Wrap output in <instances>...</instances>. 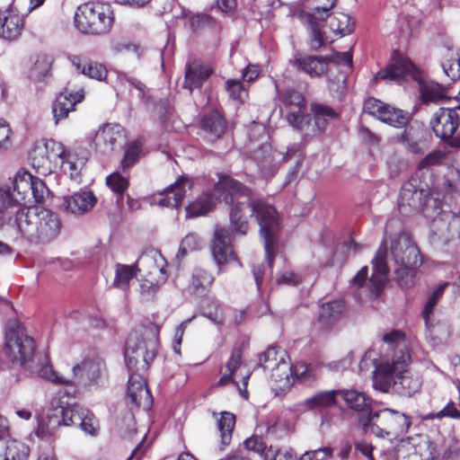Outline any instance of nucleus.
I'll list each match as a JSON object with an SVG mask.
<instances>
[{
    "label": "nucleus",
    "instance_id": "obj_62",
    "mask_svg": "<svg viewBox=\"0 0 460 460\" xmlns=\"http://www.w3.org/2000/svg\"><path fill=\"white\" fill-rule=\"evenodd\" d=\"M12 129L9 124L0 119V154L9 149L13 144Z\"/></svg>",
    "mask_w": 460,
    "mask_h": 460
},
{
    "label": "nucleus",
    "instance_id": "obj_58",
    "mask_svg": "<svg viewBox=\"0 0 460 460\" xmlns=\"http://www.w3.org/2000/svg\"><path fill=\"white\" fill-rule=\"evenodd\" d=\"M48 193L49 190L45 185L44 181L38 177L32 176L30 203L31 202V199H33L37 203L43 202Z\"/></svg>",
    "mask_w": 460,
    "mask_h": 460
},
{
    "label": "nucleus",
    "instance_id": "obj_11",
    "mask_svg": "<svg viewBox=\"0 0 460 460\" xmlns=\"http://www.w3.org/2000/svg\"><path fill=\"white\" fill-rule=\"evenodd\" d=\"M430 223L429 239L433 243H447L460 234V217L450 212L442 211L441 205L433 215Z\"/></svg>",
    "mask_w": 460,
    "mask_h": 460
},
{
    "label": "nucleus",
    "instance_id": "obj_15",
    "mask_svg": "<svg viewBox=\"0 0 460 460\" xmlns=\"http://www.w3.org/2000/svg\"><path fill=\"white\" fill-rule=\"evenodd\" d=\"M278 94L286 111L287 121L296 129L306 115V101L304 95L295 89H287L283 93L278 91Z\"/></svg>",
    "mask_w": 460,
    "mask_h": 460
},
{
    "label": "nucleus",
    "instance_id": "obj_4",
    "mask_svg": "<svg viewBox=\"0 0 460 460\" xmlns=\"http://www.w3.org/2000/svg\"><path fill=\"white\" fill-rule=\"evenodd\" d=\"M383 341L388 348L394 350V356L389 358H382L379 361L373 360L375 370L373 373L375 389L386 393L391 386V373L402 372L410 362V354L407 349L405 335L399 330H392L383 336Z\"/></svg>",
    "mask_w": 460,
    "mask_h": 460
},
{
    "label": "nucleus",
    "instance_id": "obj_12",
    "mask_svg": "<svg viewBox=\"0 0 460 460\" xmlns=\"http://www.w3.org/2000/svg\"><path fill=\"white\" fill-rule=\"evenodd\" d=\"M311 111L314 114V123L311 116L306 114L296 128L304 137H313L323 134L330 120L337 119L339 117L332 108L320 103H312Z\"/></svg>",
    "mask_w": 460,
    "mask_h": 460
},
{
    "label": "nucleus",
    "instance_id": "obj_19",
    "mask_svg": "<svg viewBox=\"0 0 460 460\" xmlns=\"http://www.w3.org/2000/svg\"><path fill=\"white\" fill-rule=\"evenodd\" d=\"M428 132L424 126L419 122L409 124L404 130L396 137V140L404 148L414 155L423 153L427 147Z\"/></svg>",
    "mask_w": 460,
    "mask_h": 460
},
{
    "label": "nucleus",
    "instance_id": "obj_48",
    "mask_svg": "<svg viewBox=\"0 0 460 460\" xmlns=\"http://www.w3.org/2000/svg\"><path fill=\"white\" fill-rule=\"evenodd\" d=\"M234 425V414L229 411H223L220 419L217 420V428L220 432L221 443L223 446L230 444Z\"/></svg>",
    "mask_w": 460,
    "mask_h": 460
},
{
    "label": "nucleus",
    "instance_id": "obj_5",
    "mask_svg": "<svg viewBox=\"0 0 460 460\" xmlns=\"http://www.w3.org/2000/svg\"><path fill=\"white\" fill-rule=\"evenodd\" d=\"M398 205L403 215L421 212L426 217H432L441 201L431 197L429 187L425 181L418 175H412L402 186Z\"/></svg>",
    "mask_w": 460,
    "mask_h": 460
},
{
    "label": "nucleus",
    "instance_id": "obj_10",
    "mask_svg": "<svg viewBox=\"0 0 460 460\" xmlns=\"http://www.w3.org/2000/svg\"><path fill=\"white\" fill-rule=\"evenodd\" d=\"M335 0H308L307 8L300 14L302 22L310 29L311 47L314 49L321 48L325 42H332L329 39L327 31H321L323 19L334 6Z\"/></svg>",
    "mask_w": 460,
    "mask_h": 460
},
{
    "label": "nucleus",
    "instance_id": "obj_22",
    "mask_svg": "<svg viewBox=\"0 0 460 460\" xmlns=\"http://www.w3.org/2000/svg\"><path fill=\"white\" fill-rule=\"evenodd\" d=\"M97 199L93 191L80 190L70 196L63 198L61 208L73 215H83L89 212L96 204Z\"/></svg>",
    "mask_w": 460,
    "mask_h": 460
},
{
    "label": "nucleus",
    "instance_id": "obj_41",
    "mask_svg": "<svg viewBox=\"0 0 460 460\" xmlns=\"http://www.w3.org/2000/svg\"><path fill=\"white\" fill-rule=\"evenodd\" d=\"M344 303L342 300H334L324 303L321 305L319 312V322L327 328L337 321L344 310Z\"/></svg>",
    "mask_w": 460,
    "mask_h": 460
},
{
    "label": "nucleus",
    "instance_id": "obj_60",
    "mask_svg": "<svg viewBox=\"0 0 460 460\" xmlns=\"http://www.w3.org/2000/svg\"><path fill=\"white\" fill-rule=\"evenodd\" d=\"M190 26L192 30H199V29H217V24L216 21L208 14H196L190 19Z\"/></svg>",
    "mask_w": 460,
    "mask_h": 460
},
{
    "label": "nucleus",
    "instance_id": "obj_26",
    "mask_svg": "<svg viewBox=\"0 0 460 460\" xmlns=\"http://www.w3.org/2000/svg\"><path fill=\"white\" fill-rule=\"evenodd\" d=\"M37 211L38 208H21L11 221V226L31 242H33V238L37 233L35 230Z\"/></svg>",
    "mask_w": 460,
    "mask_h": 460
},
{
    "label": "nucleus",
    "instance_id": "obj_29",
    "mask_svg": "<svg viewBox=\"0 0 460 460\" xmlns=\"http://www.w3.org/2000/svg\"><path fill=\"white\" fill-rule=\"evenodd\" d=\"M253 156L263 177L270 178L275 174L280 154L273 152L270 145H263L254 151Z\"/></svg>",
    "mask_w": 460,
    "mask_h": 460
},
{
    "label": "nucleus",
    "instance_id": "obj_54",
    "mask_svg": "<svg viewBox=\"0 0 460 460\" xmlns=\"http://www.w3.org/2000/svg\"><path fill=\"white\" fill-rule=\"evenodd\" d=\"M446 158L444 152L436 150L426 155L417 164L418 170H429L434 166H439Z\"/></svg>",
    "mask_w": 460,
    "mask_h": 460
},
{
    "label": "nucleus",
    "instance_id": "obj_42",
    "mask_svg": "<svg viewBox=\"0 0 460 460\" xmlns=\"http://www.w3.org/2000/svg\"><path fill=\"white\" fill-rule=\"evenodd\" d=\"M337 390L323 391L303 401L301 405L306 410L328 408L336 404Z\"/></svg>",
    "mask_w": 460,
    "mask_h": 460
},
{
    "label": "nucleus",
    "instance_id": "obj_57",
    "mask_svg": "<svg viewBox=\"0 0 460 460\" xmlns=\"http://www.w3.org/2000/svg\"><path fill=\"white\" fill-rule=\"evenodd\" d=\"M106 184L113 192L121 195L128 189V181L127 177L119 172H113L107 176Z\"/></svg>",
    "mask_w": 460,
    "mask_h": 460
},
{
    "label": "nucleus",
    "instance_id": "obj_50",
    "mask_svg": "<svg viewBox=\"0 0 460 460\" xmlns=\"http://www.w3.org/2000/svg\"><path fill=\"white\" fill-rule=\"evenodd\" d=\"M29 447L18 440H9L6 443L4 460H28Z\"/></svg>",
    "mask_w": 460,
    "mask_h": 460
},
{
    "label": "nucleus",
    "instance_id": "obj_9",
    "mask_svg": "<svg viewBox=\"0 0 460 460\" xmlns=\"http://www.w3.org/2000/svg\"><path fill=\"white\" fill-rule=\"evenodd\" d=\"M411 422L397 411L383 409L370 413L363 423L364 430L379 438L402 435L408 432Z\"/></svg>",
    "mask_w": 460,
    "mask_h": 460
},
{
    "label": "nucleus",
    "instance_id": "obj_51",
    "mask_svg": "<svg viewBox=\"0 0 460 460\" xmlns=\"http://www.w3.org/2000/svg\"><path fill=\"white\" fill-rule=\"evenodd\" d=\"M213 280V277L205 270L196 268L192 272L190 288L194 292L203 291L212 284Z\"/></svg>",
    "mask_w": 460,
    "mask_h": 460
},
{
    "label": "nucleus",
    "instance_id": "obj_17",
    "mask_svg": "<svg viewBox=\"0 0 460 460\" xmlns=\"http://www.w3.org/2000/svg\"><path fill=\"white\" fill-rule=\"evenodd\" d=\"M125 139L126 132L120 125L108 123L97 130L93 144L96 151L102 155H109L117 146L122 145Z\"/></svg>",
    "mask_w": 460,
    "mask_h": 460
},
{
    "label": "nucleus",
    "instance_id": "obj_38",
    "mask_svg": "<svg viewBox=\"0 0 460 460\" xmlns=\"http://www.w3.org/2000/svg\"><path fill=\"white\" fill-rule=\"evenodd\" d=\"M27 369L31 373H35L40 377L51 383L65 385L70 384L68 378H66L63 376L58 375L56 371L53 370L52 366L49 364L48 357L46 355L40 356L37 359V363H35V361L33 360L32 368Z\"/></svg>",
    "mask_w": 460,
    "mask_h": 460
},
{
    "label": "nucleus",
    "instance_id": "obj_32",
    "mask_svg": "<svg viewBox=\"0 0 460 460\" xmlns=\"http://www.w3.org/2000/svg\"><path fill=\"white\" fill-rule=\"evenodd\" d=\"M70 426L78 425L86 434L94 436L97 433L98 421L89 410L78 404L72 405V413L69 417Z\"/></svg>",
    "mask_w": 460,
    "mask_h": 460
},
{
    "label": "nucleus",
    "instance_id": "obj_36",
    "mask_svg": "<svg viewBox=\"0 0 460 460\" xmlns=\"http://www.w3.org/2000/svg\"><path fill=\"white\" fill-rule=\"evenodd\" d=\"M32 175L27 171H19L13 181V192L11 193L16 204L30 203Z\"/></svg>",
    "mask_w": 460,
    "mask_h": 460
},
{
    "label": "nucleus",
    "instance_id": "obj_25",
    "mask_svg": "<svg viewBox=\"0 0 460 460\" xmlns=\"http://www.w3.org/2000/svg\"><path fill=\"white\" fill-rule=\"evenodd\" d=\"M212 68L199 60H193L186 65L183 88L192 93L199 89L203 83L210 76Z\"/></svg>",
    "mask_w": 460,
    "mask_h": 460
},
{
    "label": "nucleus",
    "instance_id": "obj_45",
    "mask_svg": "<svg viewBox=\"0 0 460 460\" xmlns=\"http://www.w3.org/2000/svg\"><path fill=\"white\" fill-rule=\"evenodd\" d=\"M441 66L451 80L460 78V52L451 49H447L443 55Z\"/></svg>",
    "mask_w": 460,
    "mask_h": 460
},
{
    "label": "nucleus",
    "instance_id": "obj_3",
    "mask_svg": "<svg viewBox=\"0 0 460 460\" xmlns=\"http://www.w3.org/2000/svg\"><path fill=\"white\" fill-rule=\"evenodd\" d=\"M158 341L151 329L141 327L133 331L128 337L125 346V361L130 372L127 395L129 403L136 408L148 410L152 405V396L142 374L154 360Z\"/></svg>",
    "mask_w": 460,
    "mask_h": 460
},
{
    "label": "nucleus",
    "instance_id": "obj_1",
    "mask_svg": "<svg viewBox=\"0 0 460 460\" xmlns=\"http://www.w3.org/2000/svg\"><path fill=\"white\" fill-rule=\"evenodd\" d=\"M224 194L227 204H236L230 210V223L234 231L246 234L249 225L244 217L243 209L250 208L251 216H254L260 226V234L264 241V249L268 265L272 268L274 249L278 243L280 231L279 216L276 208L261 199L252 198V190L241 182L228 177H220L213 190L203 191L186 207L187 217L206 216L216 206L218 200L217 193Z\"/></svg>",
    "mask_w": 460,
    "mask_h": 460
},
{
    "label": "nucleus",
    "instance_id": "obj_40",
    "mask_svg": "<svg viewBox=\"0 0 460 460\" xmlns=\"http://www.w3.org/2000/svg\"><path fill=\"white\" fill-rule=\"evenodd\" d=\"M201 128L209 134L211 139L219 138L226 131V122L217 111L205 115L200 121Z\"/></svg>",
    "mask_w": 460,
    "mask_h": 460
},
{
    "label": "nucleus",
    "instance_id": "obj_63",
    "mask_svg": "<svg viewBox=\"0 0 460 460\" xmlns=\"http://www.w3.org/2000/svg\"><path fill=\"white\" fill-rule=\"evenodd\" d=\"M293 157L296 159V165L294 170L291 172V174L296 173L304 160V155L298 144H293L292 146H288L286 155L282 156L281 160L287 162Z\"/></svg>",
    "mask_w": 460,
    "mask_h": 460
},
{
    "label": "nucleus",
    "instance_id": "obj_64",
    "mask_svg": "<svg viewBox=\"0 0 460 460\" xmlns=\"http://www.w3.org/2000/svg\"><path fill=\"white\" fill-rule=\"evenodd\" d=\"M386 104L375 98H368L364 102V111L371 116L380 119Z\"/></svg>",
    "mask_w": 460,
    "mask_h": 460
},
{
    "label": "nucleus",
    "instance_id": "obj_31",
    "mask_svg": "<svg viewBox=\"0 0 460 460\" xmlns=\"http://www.w3.org/2000/svg\"><path fill=\"white\" fill-rule=\"evenodd\" d=\"M23 27L21 16L11 10L0 13V37L12 40L16 39Z\"/></svg>",
    "mask_w": 460,
    "mask_h": 460
},
{
    "label": "nucleus",
    "instance_id": "obj_20",
    "mask_svg": "<svg viewBox=\"0 0 460 460\" xmlns=\"http://www.w3.org/2000/svg\"><path fill=\"white\" fill-rule=\"evenodd\" d=\"M61 224L58 217L53 212L38 208L36 219V235L33 242L46 243L56 238L60 232Z\"/></svg>",
    "mask_w": 460,
    "mask_h": 460
},
{
    "label": "nucleus",
    "instance_id": "obj_27",
    "mask_svg": "<svg viewBox=\"0 0 460 460\" xmlns=\"http://www.w3.org/2000/svg\"><path fill=\"white\" fill-rule=\"evenodd\" d=\"M294 66L311 77H319L327 72L329 63L326 58L297 53L294 57Z\"/></svg>",
    "mask_w": 460,
    "mask_h": 460
},
{
    "label": "nucleus",
    "instance_id": "obj_28",
    "mask_svg": "<svg viewBox=\"0 0 460 460\" xmlns=\"http://www.w3.org/2000/svg\"><path fill=\"white\" fill-rule=\"evenodd\" d=\"M231 234L229 230L223 227H216L211 251L214 260L218 265L227 261L233 256L231 251Z\"/></svg>",
    "mask_w": 460,
    "mask_h": 460
},
{
    "label": "nucleus",
    "instance_id": "obj_47",
    "mask_svg": "<svg viewBox=\"0 0 460 460\" xmlns=\"http://www.w3.org/2000/svg\"><path fill=\"white\" fill-rule=\"evenodd\" d=\"M426 328L432 340L441 343L446 341L451 335L450 324L446 321H437L429 319L425 322Z\"/></svg>",
    "mask_w": 460,
    "mask_h": 460
},
{
    "label": "nucleus",
    "instance_id": "obj_24",
    "mask_svg": "<svg viewBox=\"0 0 460 460\" xmlns=\"http://www.w3.org/2000/svg\"><path fill=\"white\" fill-rule=\"evenodd\" d=\"M391 387L402 396L411 397L418 393L421 386V380L418 375H414L408 370L406 367L402 372L396 371L391 373Z\"/></svg>",
    "mask_w": 460,
    "mask_h": 460
},
{
    "label": "nucleus",
    "instance_id": "obj_37",
    "mask_svg": "<svg viewBox=\"0 0 460 460\" xmlns=\"http://www.w3.org/2000/svg\"><path fill=\"white\" fill-rule=\"evenodd\" d=\"M337 395H340L345 404L356 411H364L368 410L371 405V398L366 393L350 388L337 390Z\"/></svg>",
    "mask_w": 460,
    "mask_h": 460
},
{
    "label": "nucleus",
    "instance_id": "obj_30",
    "mask_svg": "<svg viewBox=\"0 0 460 460\" xmlns=\"http://www.w3.org/2000/svg\"><path fill=\"white\" fill-rule=\"evenodd\" d=\"M253 156L263 177L270 178L275 174L280 154L273 152L270 145H263L254 151Z\"/></svg>",
    "mask_w": 460,
    "mask_h": 460
},
{
    "label": "nucleus",
    "instance_id": "obj_16",
    "mask_svg": "<svg viewBox=\"0 0 460 460\" xmlns=\"http://www.w3.org/2000/svg\"><path fill=\"white\" fill-rule=\"evenodd\" d=\"M460 125L456 109L440 108L433 115L430 127L435 136L444 141L452 138Z\"/></svg>",
    "mask_w": 460,
    "mask_h": 460
},
{
    "label": "nucleus",
    "instance_id": "obj_55",
    "mask_svg": "<svg viewBox=\"0 0 460 460\" xmlns=\"http://www.w3.org/2000/svg\"><path fill=\"white\" fill-rule=\"evenodd\" d=\"M226 90L229 97L234 101L243 102L247 98V91L240 80L229 79L226 82Z\"/></svg>",
    "mask_w": 460,
    "mask_h": 460
},
{
    "label": "nucleus",
    "instance_id": "obj_13",
    "mask_svg": "<svg viewBox=\"0 0 460 460\" xmlns=\"http://www.w3.org/2000/svg\"><path fill=\"white\" fill-rule=\"evenodd\" d=\"M72 413V405L51 406L45 415L38 420L36 435L45 438L53 436L61 426H70L69 417Z\"/></svg>",
    "mask_w": 460,
    "mask_h": 460
},
{
    "label": "nucleus",
    "instance_id": "obj_44",
    "mask_svg": "<svg viewBox=\"0 0 460 460\" xmlns=\"http://www.w3.org/2000/svg\"><path fill=\"white\" fill-rule=\"evenodd\" d=\"M422 102H438L447 98V89L441 84L433 82H423L420 85Z\"/></svg>",
    "mask_w": 460,
    "mask_h": 460
},
{
    "label": "nucleus",
    "instance_id": "obj_52",
    "mask_svg": "<svg viewBox=\"0 0 460 460\" xmlns=\"http://www.w3.org/2000/svg\"><path fill=\"white\" fill-rule=\"evenodd\" d=\"M46 148L49 157L53 164L57 163L58 160L62 162L69 154L68 151L66 150L65 146L62 143L58 142L54 139H48L45 142H41Z\"/></svg>",
    "mask_w": 460,
    "mask_h": 460
},
{
    "label": "nucleus",
    "instance_id": "obj_46",
    "mask_svg": "<svg viewBox=\"0 0 460 460\" xmlns=\"http://www.w3.org/2000/svg\"><path fill=\"white\" fill-rule=\"evenodd\" d=\"M329 89L332 92L342 93L346 89L347 71H343L337 65H329L327 72Z\"/></svg>",
    "mask_w": 460,
    "mask_h": 460
},
{
    "label": "nucleus",
    "instance_id": "obj_35",
    "mask_svg": "<svg viewBox=\"0 0 460 460\" xmlns=\"http://www.w3.org/2000/svg\"><path fill=\"white\" fill-rule=\"evenodd\" d=\"M413 63L406 58H400L394 63L378 71L374 79L378 80H400L413 70Z\"/></svg>",
    "mask_w": 460,
    "mask_h": 460
},
{
    "label": "nucleus",
    "instance_id": "obj_2",
    "mask_svg": "<svg viewBox=\"0 0 460 460\" xmlns=\"http://www.w3.org/2000/svg\"><path fill=\"white\" fill-rule=\"evenodd\" d=\"M422 263L420 250L405 235H397L391 243L390 252L382 243L372 260L373 273L369 279V289L378 295L383 289L389 270L402 287L413 285L415 270Z\"/></svg>",
    "mask_w": 460,
    "mask_h": 460
},
{
    "label": "nucleus",
    "instance_id": "obj_7",
    "mask_svg": "<svg viewBox=\"0 0 460 460\" xmlns=\"http://www.w3.org/2000/svg\"><path fill=\"white\" fill-rule=\"evenodd\" d=\"M115 17L111 4L89 2L80 5L75 14L76 28L84 34L105 35L114 24Z\"/></svg>",
    "mask_w": 460,
    "mask_h": 460
},
{
    "label": "nucleus",
    "instance_id": "obj_49",
    "mask_svg": "<svg viewBox=\"0 0 460 460\" xmlns=\"http://www.w3.org/2000/svg\"><path fill=\"white\" fill-rule=\"evenodd\" d=\"M409 118L407 112L386 105L379 119L390 126L402 128L408 123Z\"/></svg>",
    "mask_w": 460,
    "mask_h": 460
},
{
    "label": "nucleus",
    "instance_id": "obj_8",
    "mask_svg": "<svg viewBox=\"0 0 460 460\" xmlns=\"http://www.w3.org/2000/svg\"><path fill=\"white\" fill-rule=\"evenodd\" d=\"M4 353L13 363L32 368L35 341L17 321H9L5 327Z\"/></svg>",
    "mask_w": 460,
    "mask_h": 460
},
{
    "label": "nucleus",
    "instance_id": "obj_39",
    "mask_svg": "<svg viewBox=\"0 0 460 460\" xmlns=\"http://www.w3.org/2000/svg\"><path fill=\"white\" fill-rule=\"evenodd\" d=\"M41 142L36 143L30 152V160L36 172L47 175L52 172L53 164Z\"/></svg>",
    "mask_w": 460,
    "mask_h": 460
},
{
    "label": "nucleus",
    "instance_id": "obj_59",
    "mask_svg": "<svg viewBox=\"0 0 460 460\" xmlns=\"http://www.w3.org/2000/svg\"><path fill=\"white\" fill-rule=\"evenodd\" d=\"M445 417L460 420V411L453 402H449L441 411L436 413H428L422 416V420H429Z\"/></svg>",
    "mask_w": 460,
    "mask_h": 460
},
{
    "label": "nucleus",
    "instance_id": "obj_14",
    "mask_svg": "<svg viewBox=\"0 0 460 460\" xmlns=\"http://www.w3.org/2000/svg\"><path fill=\"white\" fill-rule=\"evenodd\" d=\"M155 254H143L137 261L135 265L117 264L114 284L118 288H124L128 282L136 276L137 271H146L147 274H155L162 270L155 263Z\"/></svg>",
    "mask_w": 460,
    "mask_h": 460
},
{
    "label": "nucleus",
    "instance_id": "obj_53",
    "mask_svg": "<svg viewBox=\"0 0 460 460\" xmlns=\"http://www.w3.org/2000/svg\"><path fill=\"white\" fill-rule=\"evenodd\" d=\"M140 152L141 145L138 141H133L126 146L124 156L121 161V166L124 172L128 170L137 162Z\"/></svg>",
    "mask_w": 460,
    "mask_h": 460
},
{
    "label": "nucleus",
    "instance_id": "obj_33",
    "mask_svg": "<svg viewBox=\"0 0 460 460\" xmlns=\"http://www.w3.org/2000/svg\"><path fill=\"white\" fill-rule=\"evenodd\" d=\"M327 27L330 31L339 37L350 34L353 31V22L350 20L349 15L343 13H329L323 19L321 28ZM322 31L325 29H321Z\"/></svg>",
    "mask_w": 460,
    "mask_h": 460
},
{
    "label": "nucleus",
    "instance_id": "obj_18",
    "mask_svg": "<svg viewBox=\"0 0 460 460\" xmlns=\"http://www.w3.org/2000/svg\"><path fill=\"white\" fill-rule=\"evenodd\" d=\"M278 351L275 348H269L264 351L259 358V366L264 369L271 370V378L275 382H288L289 376H292L293 370L290 363L286 360L285 353L277 358Z\"/></svg>",
    "mask_w": 460,
    "mask_h": 460
},
{
    "label": "nucleus",
    "instance_id": "obj_43",
    "mask_svg": "<svg viewBox=\"0 0 460 460\" xmlns=\"http://www.w3.org/2000/svg\"><path fill=\"white\" fill-rule=\"evenodd\" d=\"M53 58L47 54H39L30 69L29 76L35 82H40L47 77L51 70Z\"/></svg>",
    "mask_w": 460,
    "mask_h": 460
},
{
    "label": "nucleus",
    "instance_id": "obj_6",
    "mask_svg": "<svg viewBox=\"0 0 460 460\" xmlns=\"http://www.w3.org/2000/svg\"><path fill=\"white\" fill-rule=\"evenodd\" d=\"M72 378L67 386L68 394H76L80 390L98 392L109 385V372L106 364L100 357H87L72 367Z\"/></svg>",
    "mask_w": 460,
    "mask_h": 460
},
{
    "label": "nucleus",
    "instance_id": "obj_23",
    "mask_svg": "<svg viewBox=\"0 0 460 460\" xmlns=\"http://www.w3.org/2000/svg\"><path fill=\"white\" fill-rule=\"evenodd\" d=\"M84 97L82 89L73 93L67 87L65 88L52 104V114L55 122L58 124L60 120L66 119L69 112L75 110V106L81 102Z\"/></svg>",
    "mask_w": 460,
    "mask_h": 460
},
{
    "label": "nucleus",
    "instance_id": "obj_34",
    "mask_svg": "<svg viewBox=\"0 0 460 460\" xmlns=\"http://www.w3.org/2000/svg\"><path fill=\"white\" fill-rule=\"evenodd\" d=\"M69 59L75 70L82 75L99 81L104 80L107 76L106 67L100 63L86 60L81 56H72Z\"/></svg>",
    "mask_w": 460,
    "mask_h": 460
},
{
    "label": "nucleus",
    "instance_id": "obj_21",
    "mask_svg": "<svg viewBox=\"0 0 460 460\" xmlns=\"http://www.w3.org/2000/svg\"><path fill=\"white\" fill-rule=\"evenodd\" d=\"M191 181L184 176L169 185L155 198V202L161 207H181L183 199L190 190Z\"/></svg>",
    "mask_w": 460,
    "mask_h": 460
},
{
    "label": "nucleus",
    "instance_id": "obj_56",
    "mask_svg": "<svg viewBox=\"0 0 460 460\" xmlns=\"http://www.w3.org/2000/svg\"><path fill=\"white\" fill-rule=\"evenodd\" d=\"M117 79L120 86L128 88L129 91H131L132 88H135L137 92V96L139 99H143L145 97L146 85L139 80L133 77H129L128 75L124 73H119Z\"/></svg>",
    "mask_w": 460,
    "mask_h": 460
},
{
    "label": "nucleus",
    "instance_id": "obj_61",
    "mask_svg": "<svg viewBox=\"0 0 460 460\" xmlns=\"http://www.w3.org/2000/svg\"><path fill=\"white\" fill-rule=\"evenodd\" d=\"M332 454L333 449L331 447H323L305 452L298 460H327L332 456Z\"/></svg>",
    "mask_w": 460,
    "mask_h": 460
}]
</instances>
